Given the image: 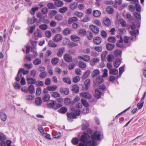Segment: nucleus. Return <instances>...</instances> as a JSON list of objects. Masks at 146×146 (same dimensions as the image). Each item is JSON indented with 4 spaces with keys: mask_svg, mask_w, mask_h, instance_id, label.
Returning <instances> with one entry per match:
<instances>
[{
    "mask_svg": "<svg viewBox=\"0 0 146 146\" xmlns=\"http://www.w3.org/2000/svg\"><path fill=\"white\" fill-rule=\"evenodd\" d=\"M101 133L95 131L90 136L87 133L84 132L81 136L80 143L78 146H95L97 143L96 141L101 139Z\"/></svg>",
    "mask_w": 146,
    "mask_h": 146,
    "instance_id": "nucleus-1",
    "label": "nucleus"
},
{
    "mask_svg": "<svg viewBox=\"0 0 146 146\" xmlns=\"http://www.w3.org/2000/svg\"><path fill=\"white\" fill-rule=\"evenodd\" d=\"M66 114L68 120L70 122H72L73 121V119L76 118V115L73 112L70 113L68 112Z\"/></svg>",
    "mask_w": 146,
    "mask_h": 146,
    "instance_id": "nucleus-2",
    "label": "nucleus"
},
{
    "mask_svg": "<svg viewBox=\"0 0 146 146\" xmlns=\"http://www.w3.org/2000/svg\"><path fill=\"white\" fill-rule=\"evenodd\" d=\"M64 59L67 62H70L72 60V56L68 54H65L64 56Z\"/></svg>",
    "mask_w": 146,
    "mask_h": 146,
    "instance_id": "nucleus-3",
    "label": "nucleus"
},
{
    "mask_svg": "<svg viewBox=\"0 0 146 146\" xmlns=\"http://www.w3.org/2000/svg\"><path fill=\"white\" fill-rule=\"evenodd\" d=\"M89 27L93 33L95 34H97L99 31V29L97 27L93 25H90Z\"/></svg>",
    "mask_w": 146,
    "mask_h": 146,
    "instance_id": "nucleus-4",
    "label": "nucleus"
},
{
    "mask_svg": "<svg viewBox=\"0 0 146 146\" xmlns=\"http://www.w3.org/2000/svg\"><path fill=\"white\" fill-rule=\"evenodd\" d=\"M79 59H82L85 62H89L90 59V57L88 55H85L83 56H79L78 57Z\"/></svg>",
    "mask_w": 146,
    "mask_h": 146,
    "instance_id": "nucleus-5",
    "label": "nucleus"
},
{
    "mask_svg": "<svg viewBox=\"0 0 146 146\" xmlns=\"http://www.w3.org/2000/svg\"><path fill=\"white\" fill-rule=\"evenodd\" d=\"M102 41L101 38L98 36L94 37L93 39V42L94 44L96 45L100 44Z\"/></svg>",
    "mask_w": 146,
    "mask_h": 146,
    "instance_id": "nucleus-6",
    "label": "nucleus"
},
{
    "mask_svg": "<svg viewBox=\"0 0 146 146\" xmlns=\"http://www.w3.org/2000/svg\"><path fill=\"white\" fill-rule=\"evenodd\" d=\"M80 95L82 97L87 99H90L92 97V95L88 93L83 92Z\"/></svg>",
    "mask_w": 146,
    "mask_h": 146,
    "instance_id": "nucleus-7",
    "label": "nucleus"
},
{
    "mask_svg": "<svg viewBox=\"0 0 146 146\" xmlns=\"http://www.w3.org/2000/svg\"><path fill=\"white\" fill-rule=\"evenodd\" d=\"M102 92L98 89H96L95 90L94 97L97 99L100 98L102 94Z\"/></svg>",
    "mask_w": 146,
    "mask_h": 146,
    "instance_id": "nucleus-8",
    "label": "nucleus"
},
{
    "mask_svg": "<svg viewBox=\"0 0 146 146\" xmlns=\"http://www.w3.org/2000/svg\"><path fill=\"white\" fill-rule=\"evenodd\" d=\"M78 21L77 18L76 17H70L68 20V23L69 24H71L72 23L77 22Z\"/></svg>",
    "mask_w": 146,
    "mask_h": 146,
    "instance_id": "nucleus-9",
    "label": "nucleus"
},
{
    "mask_svg": "<svg viewBox=\"0 0 146 146\" xmlns=\"http://www.w3.org/2000/svg\"><path fill=\"white\" fill-rule=\"evenodd\" d=\"M70 38L74 42L80 41V38L74 35H72L70 36Z\"/></svg>",
    "mask_w": 146,
    "mask_h": 146,
    "instance_id": "nucleus-10",
    "label": "nucleus"
},
{
    "mask_svg": "<svg viewBox=\"0 0 146 146\" xmlns=\"http://www.w3.org/2000/svg\"><path fill=\"white\" fill-rule=\"evenodd\" d=\"M99 60V59L96 58H94L91 59L90 61V63L91 65L93 66L98 63Z\"/></svg>",
    "mask_w": 146,
    "mask_h": 146,
    "instance_id": "nucleus-11",
    "label": "nucleus"
},
{
    "mask_svg": "<svg viewBox=\"0 0 146 146\" xmlns=\"http://www.w3.org/2000/svg\"><path fill=\"white\" fill-rule=\"evenodd\" d=\"M62 39V36L61 35L58 34L56 35L54 39V41L55 42H58Z\"/></svg>",
    "mask_w": 146,
    "mask_h": 146,
    "instance_id": "nucleus-12",
    "label": "nucleus"
},
{
    "mask_svg": "<svg viewBox=\"0 0 146 146\" xmlns=\"http://www.w3.org/2000/svg\"><path fill=\"white\" fill-rule=\"evenodd\" d=\"M64 51L65 48L64 47H62L60 48L57 53V56L58 57H61Z\"/></svg>",
    "mask_w": 146,
    "mask_h": 146,
    "instance_id": "nucleus-13",
    "label": "nucleus"
},
{
    "mask_svg": "<svg viewBox=\"0 0 146 146\" xmlns=\"http://www.w3.org/2000/svg\"><path fill=\"white\" fill-rule=\"evenodd\" d=\"M90 79H86L84 82V87L86 90H87L90 86Z\"/></svg>",
    "mask_w": 146,
    "mask_h": 146,
    "instance_id": "nucleus-14",
    "label": "nucleus"
},
{
    "mask_svg": "<svg viewBox=\"0 0 146 146\" xmlns=\"http://www.w3.org/2000/svg\"><path fill=\"white\" fill-rule=\"evenodd\" d=\"M56 103V102L55 101L51 100L49 102H48L47 105L49 108H52L54 109Z\"/></svg>",
    "mask_w": 146,
    "mask_h": 146,
    "instance_id": "nucleus-15",
    "label": "nucleus"
},
{
    "mask_svg": "<svg viewBox=\"0 0 146 146\" xmlns=\"http://www.w3.org/2000/svg\"><path fill=\"white\" fill-rule=\"evenodd\" d=\"M103 78L101 76H99L96 78L95 80V82L97 84H101L104 81Z\"/></svg>",
    "mask_w": 146,
    "mask_h": 146,
    "instance_id": "nucleus-16",
    "label": "nucleus"
},
{
    "mask_svg": "<svg viewBox=\"0 0 146 146\" xmlns=\"http://www.w3.org/2000/svg\"><path fill=\"white\" fill-rule=\"evenodd\" d=\"M60 91L61 93H64L65 95H68L69 92L68 88H61L60 89Z\"/></svg>",
    "mask_w": 146,
    "mask_h": 146,
    "instance_id": "nucleus-17",
    "label": "nucleus"
},
{
    "mask_svg": "<svg viewBox=\"0 0 146 146\" xmlns=\"http://www.w3.org/2000/svg\"><path fill=\"white\" fill-rule=\"evenodd\" d=\"M106 12L110 14H112L114 12V9L113 7L111 6H108L106 8Z\"/></svg>",
    "mask_w": 146,
    "mask_h": 146,
    "instance_id": "nucleus-18",
    "label": "nucleus"
},
{
    "mask_svg": "<svg viewBox=\"0 0 146 146\" xmlns=\"http://www.w3.org/2000/svg\"><path fill=\"white\" fill-rule=\"evenodd\" d=\"M101 12L98 10H94L93 12V15L94 16L98 17H100L101 15Z\"/></svg>",
    "mask_w": 146,
    "mask_h": 146,
    "instance_id": "nucleus-19",
    "label": "nucleus"
},
{
    "mask_svg": "<svg viewBox=\"0 0 146 146\" xmlns=\"http://www.w3.org/2000/svg\"><path fill=\"white\" fill-rule=\"evenodd\" d=\"M0 117L1 120L5 122L7 120V115L3 112H0Z\"/></svg>",
    "mask_w": 146,
    "mask_h": 146,
    "instance_id": "nucleus-20",
    "label": "nucleus"
},
{
    "mask_svg": "<svg viewBox=\"0 0 146 146\" xmlns=\"http://www.w3.org/2000/svg\"><path fill=\"white\" fill-rule=\"evenodd\" d=\"M78 6V3L76 2L72 3L70 4V9L72 10L76 9Z\"/></svg>",
    "mask_w": 146,
    "mask_h": 146,
    "instance_id": "nucleus-21",
    "label": "nucleus"
},
{
    "mask_svg": "<svg viewBox=\"0 0 146 146\" xmlns=\"http://www.w3.org/2000/svg\"><path fill=\"white\" fill-rule=\"evenodd\" d=\"M100 73V71L98 69H95L94 70L91 76L92 77H94L98 76Z\"/></svg>",
    "mask_w": 146,
    "mask_h": 146,
    "instance_id": "nucleus-22",
    "label": "nucleus"
},
{
    "mask_svg": "<svg viewBox=\"0 0 146 146\" xmlns=\"http://www.w3.org/2000/svg\"><path fill=\"white\" fill-rule=\"evenodd\" d=\"M108 54L106 51L103 52L101 54V57L102 61H104L106 59V56Z\"/></svg>",
    "mask_w": 146,
    "mask_h": 146,
    "instance_id": "nucleus-23",
    "label": "nucleus"
},
{
    "mask_svg": "<svg viewBox=\"0 0 146 146\" xmlns=\"http://www.w3.org/2000/svg\"><path fill=\"white\" fill-rule=\"evenodd\" d=\"M121 63V60L120 59H117L114 62L113 65L115 67H118Z\"/></svg>",
    "mask_w": 146,
    "mask_h": 146,
    "instance_id": "nucleus-24",
    "label": "nucleus"
},
{
    "mask_svg": "<svg viewBox=\"0 0 146 146\" xmlns=\"http://www.w3.org/2000/svg\"><path fill=\"white\" fill-rule=\"evenodd\" d=\"M118 71L117 69L115 68L111 69L109 70L110 74L112 75H116L118 74Z\"/></svg>",
    "mask_w": 146,
    "mask_h": 146,
    "instance_id": "nucleus-25",
    "label": "nucleus"
},
{
    "mask_svg": "<svg viewBox=\"0 0 146 146\" xmlns=\"http://www.w3.org/2000/svg\"><path fill=\"white\" fill-rule=\"evenodd\" d=\"M58 111L61 114H64L67 111V109L66 107H63L61 108Z\"/></svg>",
    "mask_w": 146,
    "mask_h": 146,
    "instance_id": "nucleus-26",
    "label": "nucleus"
},
{
    "mask_svg": "<svg viewBox=\"0 0 146 146\" xmlns=\"http://www.w3.org/2000/svg\"><path fill=\"white\" fill-rule=\"evenodd\" d=\"M27 83L29 84H35L36 82V80L35 79L28 78L27 79Z\"/></svg>",
    "mask_w": 146,
    "mask_h": 146,
    "instance_id": "nucleus-27",
    "label": "nucleus"
},
{
    "mask_svg": "<svg viewBox=\"0 0 146 146\" xmlns=\"http://www.w3.org/2000/svg\"><path fill=\"white\" fill-rule=\"evenodd\" d=\"M35 103L37 105H40L42 103L41 98L40 97H37L36 98L35 100Z\"/></svg>",
    "mask_w": 146,
    "mask_h": 146,
    "instance_id": "nucleus-28",
    "label": "nucleus"
},
{
    "mask_svg": "<svg viewBox=\"0 0 146 146\" xmlns=\"http://www.w3.org/2000/svg\"><path fill=\"white\" fill-rule=\"evenodd\" d=\"M54 3L55 5L58 7H60L62 6L64 4L62 1L59 0L55 1Z\"/></svg>",
    "mask_w": 146,
    "mask_h": 146,
    "instance_id": "nucleus-29",
    "label": "nucleus"
},
{
    "mask_svg": "<svg viewBox=\"0 0 146 146\" xmlns=\"http://www.w3.org/2000/svg\"><path fill=\"white\" fill-rule=\"evenodd\" d=\"M39 9L38 7H35L32 8L30 11V13L32 15H35V12L38 11Z\"/></svg>",
    "mask_w": 146,
    "mask_h": 146,
    "instance_id": "nucleus-30",
    "label": "nucleus"
},
{
    "mask_svg": "<svg viewBox=\"0 0 146 146\" xmlns=\"http://www.w3.org/2000/svg\"><path fill=\"white\" fill-rule=\"evenodd\" d=\"M57 88L56 86H50L46 87L47 89L49 91H53L55 90Z\"/></svg>",
    "mask_w": 146,
    "mask_h": 146,
    "instance_id": "nucleus-31",
    "label": "nucleus"
},
{
    "mask_svg": "<svg viewBox=\"0 0 146 146\" xmlns=\"http://www.w3.org/2000/svg\"><path fill=\"white\" fill-rule=\"evenodd\" d=\"M74 15L79 18H81L83 16V13L81 12L77 11L74 13Z\"/></svg>",
    "mask_w": 146,
    "mask_h": 146,
    "instance_id": "nucleus-32",
    "label": "nucleus"
},
{
    "mask_svg": "<svg viewBox=\"0 0 146 146\" xmlns=\"http://www.w3.org/2000/svg\"><path fill=\"white\" fill-rule=\"evenodd\" d=\"M71 30L69 28H66L63 31V34L65 35L66 36L70 33Z\"/></svg>",
    "mask_w": 146,
    "mask_h": 146,
    "instance_id": "nucleus-33",
    "label": "nucleus"
},
{
    "mask_svg": "<svg viewBox=\"0 0 146 146\" xmlns=\"http://www.w3.org/2000/svg\"><path fill=\"white\" fill-rule=\"evenodd\" d=\"M72 90L75 93H77L79 91V87L77 85H74L72 86Z\"/></svg>",
    "mask_w": 146,
    "mask_h": 146,
    "instance_id": "nucleus-34",
    "label": "nucleus"
},
{
    "mask_svg": "<svg viewBox=\"0 0 146 146\" xmlns=\"http://www.w3.org/2000/svg\"><path fill=\"white\" fill-rule=\"evenodd\" d=\"M78 65L79 67L82 68H86L87 66L86 63L81 61H79Z\"/></svg>",
    "mask_w": 146,
    "mask_h": 146,
    "instance_id": "nucleus-35",
    "label": "nucleus"
},
{
    "mask_svg": "<svg viewBox=\"0 0 146 146\" xmlns=\"http://www.w3.org/2000/svg\"><path fill=\"white\" fill-rule=\"evenodd\" d=\"M81 102L84 106L86 107H88L89 106L88 103L85 99H81Z\"/></svg>",
    "mask_w": 146,
    "mask_h": 146,
    "instance_id": "nucleus-36",
    "label": "nucleus"
},
{
    "mask_svg": "<svg viewBox=\"0 0 146 146\" xmlns=\"http://www.w3.org/2000/svg\"><path fill=\"white\" fill-rule=\"evenodd\" d=\"M79 139L76 137L73 138L71 141L72 143L74 145H77L79 142Z\"/></svg>",
    "mask_w": 146,
    "mask_h": 146,
    "instance_id": "nucleus-37",
    "label": "nucleus"
},
{
    "mask_svg": "<svg viewBox=\"0 0 146 146\" xmlns=\"http://www.w3.org/2000/svg\"><path fill=\"white\" fill-rule=\"evenodd\" d=\"M78 33L79 35H86V30L83 29H79L78 31Z\"/></svg>",
    "mask_w": 146,
    "mask_h": 146,
    "instance_id": "nucleus-38",
    "label": "nucleus"
},
{
    "mask_svg": "<svg viewBox=\"0 0 146 146\" xmlns=\"http://www.w3.org/2000/svg\"><path fill=\"white\" fill-rule=\"evenodd\" d=\"M104 23L106 25L108 26L110 25L111 24L110 19L108 18H106L104 20Z\"/></svg>",
    "mask_w": 146,
    "mask_h": 146,
    "instance_id": "nucleus-39",
    "label": "nucleus"
},
{
    "mask_svg": "<svg viewBox=\"0 0 146 146\" xmlns=\"http://www.w3.org/2000/svg\"><path fill=\"white\" fill-rule=\"evenodd\" d=\"M114 45L110 43L107 44L106 45V48L108 50H112L114 47Z\"/></svg>",
    "mask_w": 146,
    "mask_h": 146,
    "instance_id": "nucleus-40",
    "label": "nucleus"
},
{
    "mask_svg": "<svg viewBox=\"0 0 146 146\" xmlns=\"http://www.w3.org/2000/svg\"><path fill=\"white\" fill-rule=\"evenodd\" d=\"M62 80L64 82L68 84H70L71 83V80L69 78H64Z\"/></svg>",
    "mask_w": 146,
    "mask_h": 146,
    "instance_id": "nucleus-41",
    "label": "nucleus"
},
{
    "mask_svg": "<svg viewBox=\"0 0 146 146\" xmlns=\"http://www.w3.org/2000/svg\"><path fill=\"white\" fill-rule=\"evenodd\" d=\"M64 102L66 105H70L71 104V101L70 98H66L64 99Z\"/></svg>",
    "mask_w": 146,
    "mask_h": 146,
    "instance_id": "nucleus-42",
    "label": "nucleus"
},
{
    "mask_svg": "<svg viewBox=\"0 0 146 146\" xmlns=\"http://www.w3.org/2000/svg\"><path fill=\"white\" fill-rule=\"evenodd\" d=\"M51 96L54 98L59 97L60 96V94L57 92H52L51 93Z\"/></svg>",
    "mask_w": 146,
    "mask_h": 146,
    "instance_id": "nucleus-43",
    "label": "nucleus"
},
{
    "mask_svg": "<svg viewBox=\"0 0 146 146\" xmlns=\"http://www.w3.org/2000/svg\"><path fill=\"white\" fill-rule=\"evenodd\" d=\"M39 28L43 30H46L48 28L47 25L45 24H42L39 25Z\"/></svg>",
    "mask_w": 146,
    "mask_h": 146,
    "instance_id": "nucleus-44",
    "label": "nucleus"
},
{
    "mask_svg": "<svg viewBox=\"0 0 146 146\" xmlns=\"http://www.w3.org/2000/svg\"><path fill=\"white\" fill-rule=\"evenodd\" d=\"M48 45L52 47H56L57 46V45L54 43L52 40H50L49 41L48 43Z\"/></svg>",
    "mask_w": 146,
    "mask_h": 146,
    "instance_id": "nucleus-45",
    "label": "nucleus"
},
{
    "mask_svg": "<svg viewBox=\"0 0 146 146\" xmlns=\"http://www.w3.org/2000/svg\"><path fill=\"white\" fill-rule=\"evenodd\" d=\"M59 61V59L57 58H54L51 60V63L52 64L55 65L57 64Z\"/></svg>",
    "mask_w": 146,
    "mask_h": 146,
    "instance_id": "nucleus-46",
    "label": "nucleus"
},
{
    "mask_svg": "<svg viewBox=\"0 0 146 146\" xmlns=\"http://www.w3.org/2000/svg\"><path fill=\"white\" fill-rule=\"evenodd\" d=\"M41 62V60L40 59L37 58L34 60L33 63L35 65H37L40 64Z\"/></svg>",
    "mask_w": 146,
    "mask_h": 146,
    "instance_id": "nucleus-47",
    "label": "nucleus"
},
{
    "mask_svg": "<svg viewBox=\"0 0 146 146\" xmlns=\"http://www.w3.org/2000/svg\"><path fill=\"white\" fill-rule=\"evenodd\" d=\"M68 10V8L66 7H64L59 9V12L62 13H65Z\"/></svg>",
    "mask_w": 146,
    "mask_h": 146,
    "instance_id": "nucleus-48",
    "label": "nucleus"
},
{
    "mask_svg": "<svg viewBox=\"0 0 146 146\" xmlns=\"http://www.w3.org/2000/svg\"><path fill=\"white\" fill-rule=\"evenodd\" d=\"M28 91L31 94H32L34 92V86L33 85H31L29 87L28 89Z\"/></svg>",
    "mask_w": 146,
    "mask_h": 146,
    "instance_id": "nucleus-49",
    "label": "nucleus"
},
{
    "mask_svg": "<svg viewBox=\"0 0 146 146\" xmlns=\"http://www.w3.org/2000/svg\"><path fill=\"white\" fill-rule=\"evenodd\" d=\"M18 71L20 73H22L24 75L27 74L29 73V71L25 70L23 68H20Z\"/></svg>",
    "mask_w": 146,
    "mask_h": 146,
    "instance_id": "nucleus-50",
    "label": "nucleus"
},
{
    "mask_svg": "<svg viewBox=\"0 0 146 146\" xmlns=\"http://www.w3.org/2000/svg\"><path fill=\"white\" fill-rule=\"evenodd\" d=\"M35 99V97L34 96L31 95H29L26 96V100L28 101L34 100Z\"/></svg>",
    "mask_w": 146,
    "mask_h": 146,
    "instance_id": "nucleus-51",
    "label": "nucleus"
},
{
    "mask_svg": "<svg viewBox=\"0 0 146 146\" xmlns=\"http://www.w3.org/2000/svg\"><path fill=\"white\" fill-rule=\"evenodd\" d=\"M90 74V71L89 70H87L84 74L82 77V79H85L88 77Z\"/></svg>",
    "mask_w": 146,
    "mask_h": 146,
    "instance_id": "nucleus-52",
    "label": "nucleus"
},
{
    "mask_svg": "<svg viewBox=\"0 0 146 146\" xmlns=\"http://www.w3.org/2000/svg\"><path fill=\"white\" fill-rule=\"evenodd\" d=\"M114 54L117 56H120L121 54V51L119 50H115L114 51Z\"/></svg>",
    "mask_w": 146,
    "mask_h": 146,
    "instance_id": "nucleus-53",
    "label": "nucleus"
},
{
    "mask_svg": "<svg viewBox=\"0 0 146 146\" xmlns=\"http://www.w3.org/2000/svg\"><path fill=\"white\" fill-rule=\"evenodd\" d=\"M139 33V31L136 29L131 31L129 32L130 34L132 36H135Z\"/></svg>",
    "mask_w": 146,
    "mask_h": 146,
    "instance_id": "nucleus-54",
    "label": "nucleus"
},
{
    "mask_svg": "<svg viewBox=\"0 0 146 146\" xmlns=\"http://www.w3.org/2000/svg\"><path fill=\"white\" fill-rule=\"evenodd\" d=\"M34 35L35 37H41L42 36V34L38 31H36L34 33Z\"/></svg>",
    "mask_w": 146,
    "mask_h": 146,
    "instance_id": "nucleus-55",
    "label": "nucleus"
},
{
    "mask_svg": "<svg viewBox=\"0 0 146 146\" xmlns=\"http://www.w3.org/2000/svg\"><path fill=\"white\" fill-rule=\"evenodd\" d=\"M22 74L21 73H20L18 71V74L17 75V77L15 78V80L18 82H19L20 80V79L22 78Z\"/></svg>",
    "mask_w": 146,
    "mask_h": 146,
    "instance_id": "nucleus-56",
    "label": "nucleus"
},
{
    "mask_svg": "<svg viewBox=\"0 0 146 146\" xmlns=\"http://www.w3.org/2000/svg\"><path fill=\"white\" fill-rule=\"evenodd\" d=\"M47 6L49 9H54L56 8V6L52 3H49L47 4Z\"/></svg>",
    "mask_w": 146,
    "mask_h": 146,
    "instance_id": "nucleus-57",
    "label": "nucleus"
},
{
    "mask_svg": "<svg viewBox=\"0 0 146 146\" xmlns=\"http://www.w3.org/2000/svg\"><path fill=\"white\" fill-rule=\"evenodd\" d=\"M119 22L122 25V27H125L126 26V23L125 21L123 19H121L119 20Z\"/></svg>",
    "mask_w": 146,
    "mask_h": 146,
    "instance_id": "nucleus-58",
    "label": "nucleus"
},
{
    "mask_svg": "<svg viewBox=\"0 0 146 146\" xmlns=\"http://www.w3.org/2000/svg\"><path fill=\"white\" fill-rule=\"evenodd\" d=\"M114 59V57L112 54H109L107 58L108 61L109 62H112Z\"/></svg>",
    "mask_w": 146,
    "mask_h": 146,
    "instance_id": "nucleus-59",
    "label": "nucleus"
},
{
    "mask_svg": "<svg viewBox=\"0 0 146 146\" xmlns=\"http://www.w3.org/2000/svg\"><path fill=\"white\" fill-rule=\"evenodd\" d=\"M6 139L5 136L3 133L0 132V141L5 140Z\"/></svg>",
    "mask_w": 146,
    "mask_h": 146,
    "instance_id": "nucleus-60",
    "label": "nucleus"
},
{
    "mask_svg": "<svg viewBox=\"0 0 146 146\" xmlns=\"http://www.w3.org/2000/svg\"><path fill=\"white\" fill-rule=\"evenodd\" d=\"M109 41L111 42H115L116 41V38L115 37L110 36L108 38Z\"/></svg>",
    "mask_w": 146,
    "mask_h": 146,
    "instance_id": "nucleus-61",
    "label": "nucleus"
},
{
    "mask_svg": "<svg viewBox=\"0 0 146 146\" xmlns=\"http://www.w3.org/2000/svg\"><path fill=\"white\" fill-rule=\"evenodd\" d=\"M89 126V125L88 123L86 122L82 125V129L84 130L88 128Z\"/></svg>",
    "mask_w": 146,
    "mask_h": 146,
    "instance_id": "nucleus-62",
    "label": "nucleus"
},
{
    "mask_svg": "<svg viewBox=\"0 0 146 146\" xmlns=\"http://www.w3.org/2000/svg\"><path fill=\"white\" fill-rule=\"evenodd\" d=\"M50 96L48 94H45L44 96L43 100L44 102L47 101L50 99Z\"/></svg>",
    "mask_w": 146,
    "mask_h": 146,
    "instance_id": "nucleus-63",
    "label": "nucleus"
},
{
    "mask_svg": "<svg viewBox=\"0 0 146 146\" xmlns=\"http://www.w3.org/2000/svg\"><path fill=\"white\" fill-rule=\"evenodd\" d=\"M133 15L137 19H141V15L140 13L135 12L133 13Z\"/></svg>",
    "mask_w": 146,
    "mask_h": 146,
    "instance_id": "nucleus-64",
    "label": "nucleus"
}]
</instances>
